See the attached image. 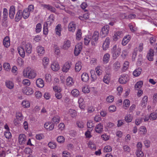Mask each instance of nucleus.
<instances>
[{"instance_id": "nucleus-31", "label": "nucleus", "mask_w": 157, "mask_h": 157, "mask_svg": "<svg viewBox=\"0 0 157 157\" xmlns=\"http://www.w3.org/2000/svg\"><path fill=\"white\" fill-rule=\"evenodd\" d=\"M148 101V97L147 96H144L141 101V105L143 107H145L147 104Z\"/></svg>"}, {"instance_id": "nucleus-19", "label": "nucleus", "mask_w": 157, "mask_h": 157, "mask_svg": "<svg viewBox=\"0 0 157 157\" xmlns=\"http://www.w3.org/2000/svg\"><path fill=\"white\" fill-rule=\"evenodd\" d=\"M82 64L80 61H78L75 65V70L76 72H79L82 69Z\"/></svg>"}, {"instance_id": "nucleus-14", "label": "nucleus", "mask_w": 157, "mask_h": 157, "mask_svg": "<svg viewBox=\"0 0 157 157\" xmlns=\"http://www.w3.org/2000/svg\"><path fill=\"white\" fill-rule=\"evenodd\" d=\"M17 51L20 56L22 58H24L25 56V52L23 46H19L17 48Z\"/></svg>"}, {"instance_id": "nucleus-46", "label": "nucleus", "mask_w": 157, "mask_h": 157, "mask_svg": "<svg viewBox=\"0 0 157 157\" xmlns=\"http://www.w3.org/2000/svg\"><path fill=\"white\" fill-rule=\"evenodd\" d=\"M136 154L137 157H143L144 156V154L141 149H137Z\"/></svg>"}, {"instance_id": "nucleus-61", "label": "nucleus", "mask_w": 157, "mask_h": 157, "mask_svg": "<svg viewBox=\"0 0 157 157\" xmlns=\"http://www.w3.org/2000/svg\"><path fill=\"white\" fill-rule=\"evenodd\" d=\"M22 83L23 85L28 86L30 85L31 82L29 80L25 79L22 81Z\"/></svg>"}, {"instance_id": "nucleus-62", "label": "nucleus", "mask_w": 157, "mask_h": 157, "mask_svg": "<svg viewBox=\"0 0 157 157\" xmlns=\"http://www.w3.org/2000/svg\"><path fill=\"white\" fill-rule=\"evenodd\" d=\"M132 117L130 114H128L125 117V120L127 122H131L132 120Z\"/></svg>"}, {"instance_id": "nucleus-9", "label": "nucleus", "mask_w": 157, "mask_h": 157, "mask_svg": "<svg viewBox=\"0 0 157 157\" xmlns=\"http://www.w3.org/2000/svg\"><path fill=\"white\" fill-rule=\"evenodd\" d=\"M82 48V44L80 43L76 44L74 50V54L75 56H78L80 53Z\"/></svg>"}, {"instance_id": "nucleus-63", "label": "nucleus", "mask_w": 157, "mask_h": 157, "mask_svg": "<svg viewBox=\"0 0 157 157\" xmlns=\"http://www.w3.org/2000/svg\"><path fill=\"white\" fill-rule=\"evenodd\" d=\"M150 118L151 120H155L157 118V114L155 113H152L150 114Z\"/></svg>"}, {"instance_id": "nucleus-57", "label": "nucleus", "mask_w": 157, "mask_h": 157, "mask_svg": "<svg viewBox=\"0 0 157 157\" xmlns=\"http://www.w3.org/2000/svg\"><path fill=\"white\" fill-rule=\"evenodd\" d=\"M16 118L17 119L19 120L20 121H21L23 119V116L20 112H17L16 114Z\"/></svg>"}, {"instance_id": "nucleus-41", "label": "nucleus", "mask_w": 157, "mask_h": 157, "mask_svg": "<svg viewBox=\"0 0 157 157\" xmlns=\"http://www.w3.org/2000/svg\"><path fill=\"white\" fill-rule=\"evenodd\" d=\"M29 15V13L28 11V10L25 9L22 13V17L24 19H27Z\"/></svg>"}, {"instance_id": "nucleus-43", "label": "nucleus", "mask_w": 157, "mask_h": 157, "mask_svg": "<svg viewBox=\"0 0 157 157\" xmlns=\"http://www.w3.org/2000/svg\"><path fill=\"white\" fill-rule=\"evenodd\" d=\"M8 16V10L6 8H4L3 10L2 20H6Z\"/></svg>"}, {"instance_id": "nucleus-32", "label": "nucleus", "mask_w": 157, "mask_h": 157, "mask_svg": "<svg viewBox=\"0 0 157 157\" xmlns=\"http://www.w3.org/2000/svg\"><path fill=\"white\" fill-rule=\"evenodd\" d=\"M91 36L88 35L85 36L84 38V44L86 45H88L89 44L90 41H91Z\"/></svg>"}, {"instance_id": "nucleus-28", "label": "nucleus", "mask_w": 157, "mask_h": 157, "mask_svg": "<svg viewBox=\"0 0 157 157\" xmlns=\"http://www.w3.org/2000/svg\"><path fill=\"white\" fill-rule=\"evenodd\" d=\"M78 102L80 108L81 109L84 110L85 105L83 99L82 98L80 97L79 98Z\"/></svg>"}, {"instance_id": "nucleus-35", "label": "nucleus", "mask_w": 157, "mask_h": 157, "mask_svg": "<svg viewBox=\"0 0 157 157\" xmlns=\"http://www.w3.org/2000/svg\"><path fill=\"white\" fill-rule=\"evenodd\" d=\"M110 57V55L108 53H106L104 54L103 57V61L104 63H107L109 60Z\"/></svg>"}, {"instance_id": "nucleus-13", "label": "nucleus", "mask_w": 157, "mask_h": 157, "mask_svg": "<svg viewBox=\"0 0 157 157\" xmlns=\"http://www.w3.org/2000/svg\"><path fill=\"white\" fill-rule=\"evenodd\" d=\"M54 127V124L51 122H46L44 124V128L48 131L52 130Z\"/></svg>"}, {"instance_id": "nucleus-15", "label": "nucleus", "mask_w": 157, "mask_h": 157, "mask_svg": "<svg viewBox=\"0 0 157 157\" xmlns=\"http://www.w3.org/2000/svg\"><path fill=\"white\" fill-rule=\"evenodd\" d=\"M76 27V24L73 21H71L68 25V30L70 32H74L75 30Z\"/></svg>"}, {"instance_id": "nucleus-7", "label": "nucleus", "mask_w": 157, "mask_h": 157, "mask_svg": "<svg viewBox=\"0 0 157 157\" xmlns=\"http://www.w3.org/2000/svg\"><path fill=\"white\" fill-rule=\"evenodd\" d=\"M22 91L24 94L28 95H31L34 92L32 88L27 87L23 88Z\"/></svg>"}, {"instance_id": "nucleus-25", "label": "nucleus", "mask_w": 157, "mask_h": 157, "mask_svg": "<svg viewBox=\"0 0 157 157\" xmlns=\"http://www.w3.org/2000/svg\"><path fill=\"white\" fill-rule=\"evenodd\" d=\"M3 44L6 48H8L10 46V40L8 36H6L3 39Z\"/></svg>"}, {"instance_id": "nucleus-10", "label": "nucleus", "mask_w": 157, "mask_h": 157, "mask_svg": "<svg viewBox=\"0 0 157 157\" xmlns=\"http://www.w3.org/2000/svg\"><path fill=\"white\" fill-rule=\"evenodd\" d=\"M110 39L109 37H107L104 41L102 45V48L103 50H106L109 48L110 43Z\"/></svg>"}, {"instance_id": "nucleus-39", "label": "nucleus", "mask_w": 157, "mask_h": 157, "mask_svg": "<svg viewBox=\"0 0 157 157\" xmlns=\"http://www.w3.org/2000/svg\"><path fill=\"white\" fill-rule=\"evenodd\" d=\"M6 87L9 89H11L13 88L14 85L13 82L10 81H7L6 82Z\"/></svg>"}, {"instance_id": "nucleus-34", "label": "nucleus", "mask_w": 157, "mask_h": 157, "mask_svg": "<svg viewBox=\"0 0 157 157\" xmlns=\"http://www.w3.org/2000/svg\"><path fill=\"white\" fill-rule=\"evenodd\" d=\"M81 79L83 82H86L88 81L89 79L88 74L86 72L83 73L81 75Z\"/></svg>"}, {"instance_id": "nucleus-51", "label": "nucleus", "mask_w": 157, "mask_h": 157, "mask_svg": "<svg viewBox=\"0 0 157 157\" xmlns=\"http://www.w3.org/2000/svg\"><path fill=\"white\" fill-rule=\"evenodd\" d=\"M90 73L92 81H95L97 78V76L95 74V71L92 70L90 71Z\"/></svg>"}, {"instance_id": "nucleus-18", "label": "nucleus", "mask_w": 157, "mask_h": 157, "mask_svg": "<svg viewBox=\"0 0 157 157\" xmlns=\"http://www.w3.org/2000/svg\"><path fill=\"white\" fill-rule=\"evenodd\" d=\"M103 130V125L101 123L97 124L95 127V131L98 133H101Z\"/></svg>"}, {"instance_id": "nucleus-2", "label": "nucleus", "mask_w": 157, "mask_h": 157, "mask_svg": "<svg viewBox=\"0 0 157 157\" xmlns=\"http://www.w3.org/2000/svg\"><path fill=\"white\" fill-rule=\"evenodd\" d=\"M121 49L119 46L114 45L111 48V51L113 59H116L120 54Z\"/></svg>"}, {"instance_id": "nucleus-45", "label": "nucleus", "mask_w": 157, "mask_h": 157, "mask_svg": "<svg viewBox=\"0 0 157 157\" xmlns=\"http://www.w3.org/2000/svg\"><path fill=\"white\" fill-rule=\"evenodd\" d=\"M121 67V65L120 62L118 61H116L113 64V67L114 69L115 70H118Z\"/></svg>"}, {"instance_id": "nucleus-40", "label": "nucleus", "mask_w": 157, "mask_h": 157, "mask_svg": "<svg viewBox=\"0 0 157 157\" xmlns=\"http://www.w3.org/2000/svg\"><path fill=\"white\" fill-rule=\"evenodd\" d=\"M143 84V82L140 81L136 83L135 85V88L136 90H138L142 87Z\"/></svg>"}, {"instance_id": "nucleus-48", "label": "nucleus", "mask_w": 157, "mask_h": 157, "mask_svg": "<svg viewBox=\"0 0 157 157\" xmlns=\"http://www.w3.org/2000/svg\"><path fill=\"white\" fill-rule=\"evenodd\" d=\"M22 17V13L21 10H19L17 12L16 16L15 19L17 20H20Z\"/></svg>"}, {"instance_id": "nucleus-23", "label": "nucleus", "mask_w": 157, "mask_h": 157, "mask_svg": "<svg viewBox=\"0 0 157 157\" xmlns=\"http://www.w3.org/2000/svg\"><path fill=\"white\" fill-rule=\"evenodd\" d=\"M71 42L70 40H66L63 42V48L64 49H68L71 46Z\"/></svg>"}, {"instance_id": "nucleus-26", "label": "nucleus", "mask_w": 157, "mask_h": 157, "mask_svg": "<svg viewBox=\"0 0 157 157\" xmlns=\"http://www.w3.org/2000/svg\"><path fill=\"white\" fill-rule=\"evenodd\" d=\"M138 131L139 133L140 134L143 135H145L147 132V129L146 127L144 126H141L140 127Z\"/></svg>"}, {"instance_id": "nucleus-55", "label": "nucleus", "mask_w": 157, "mask_h": 157, "mask_svg": "<svg viewBox=\"0 0 157 157\" xmlns=\"http://www.w3.org/2000/svg\"><path fill=\"white\" fill-rule=\"evenodd\" d=\"M112 150V147L108 145L105 146L103 149L104 152H110Z\"/></svg>"}, {"instance_id": "nucleus-49", "label": "nucleus", "mask_w": 157, "mask_h": 157, "mask_svg": "<svg viewBox=\"0 0 157 157\" xmlns=\"http://www.w3.org/2000/svg\"><path fill=\"white\" fill-rule=\"evenodd\" d=\"M110 81V76L109 75H105L103 78V82L107 84H109Z\"/></svg>"}, {"instance_id": "nucleus-5", "label": "nucleus", "mask_w": 157, "mask_h": 157, "mask_svg": "<svg viewBox=\"0 0 157 157\" xmlns=\"http://www.w3.org/2000/svg\"><path fill=\"white\" fill-rule=\"evenodd\" d=\"M109 30V27L108 25L104 26L100 32V35L102 37H105L107 35Z\"/></svg>"}, {"instance_id": "nucleus-21", "label": "nucleus", "mask_w": 157, "mask_h": 157, "mask_svg": "<svg viewBox=\"0 0 157 157\" xmlns=\"http://www.w3.org/2000/svg\"><path fill=\"white\" fill-rule=\"evenodd\" d=\"M66 83L67 86H71L74 84V81L72 77L69 76L66 79Z\"/></svg>"}, {"instance_id": "nucleus-36", "label": "nucleus", "mask_w": 157, "mask_h": 157, "mask_svg": "<svg viewBox=\"0 0 157 157\" xmlns=\"http://www.w3.org/2000/svg\"><path fill=\"white\" fill-rule=\"evenodd\" d=\"M82 33L81 29H77L76 33V39L78 40H80L82 38Z\"/></svg>"}, {"instance_id": "nucleus-6", "label": "nucleus", "mask_w": 157, "mask_h": 157, "mask_svg": "<svg viewBox=\"0 0 157 157\" xmlns=\"http://www.w3.org/2000/svg\"><path fill=\"white\" fill-rule=\"evenodd\" d=\"M72 65V63L70 61L66 62L63 65L62 71L63 72L67 73L69 70Z\"/></svg>"}, {"instance_id": "nucleus-60", "label": "nucleus", "mask_w": 157, "mask_h": 157, "mask_svg": "<svg viewBox=\"0 0 157 157\" xmlns=\"http://www.w3.org/2000/svg\"><path fill=\"white\" fill-rule=\"evenodd\" d=\"M64 137L62 136H58L57 139V141L59 143H63L65 141Z\"/></svg>"}, {"instance_id": "nucleus-1", "label": "nucleus", "mask_w": 157, "mask_h": 157, "mask_svg": "<svg viewBox=\"0 0 157 157\" xmlns=\"http://www.w3.org/2000/svg\"><path fill=\"white\" fill-rule=\"evenodd\" d=\"M22 74L24 77L29 79H33L37 75L36 70L29 67H26L24 70Z\"/></svg>"}, {"instance_id": "nucleus-12", "label": "nucleus", "mask_w": 157, "mask_h": 157, "mask_svg": "<svg viewBox=\"0 0 157 157\" xmlns=\"http://www.w3.org/2000/svg\"><path fill=\"white\" fill-rule=\"evenodd\" d=\"M36 52L39 56H42L45 53V50L43 46L40 45L36 47Z\"/></svg>"}, {"instance_id": "nucleus-54", "label": "nucleus", "mask_w": 157, "mask_h": 157, "mask_svg": "<svg viewBox=\"0 0 157 157\" xmlns=\"http://www.w3.org/2000/svg\"><path fill=\"white\" fill-rule=\"evenodd\" d=\"M48 145L50 148L52 149H54L56 147V143L53 142H49L48 144Z\"/></svg>"}, {"instance_id": "nucleus-24", "label": "nucleus", "mask_w": 157, "mask_h": 157, "mask_svg": "<svg viewBox=\"0 0 157 157\" xmlns=\"http://www.w3.org/2000/svg\"><path fill=\"white\" fill-rule=\"evenodd\" d=\"M154 55V51L153 49H150L147 55V58L149 61H152L153 60V56Z\"/></svg>"}, {"instance_id": "nucleus-44", "label": "nucleus", "mask_w": 157, "mask_h": 157, "mask_svg": "<svg viewBox=\"0 0 157 157\" xmlns=\"http://www.w3.org/2000/svg\"><path fill=\"white\" fill-rule=\"evenodd\" d=\"M142 71V69L141 68H139L136 69L133 72V75L136 76H139L141 74Z\"/></svg>"}, {"instance_id": "nucleus-56", "label": "nucleus", "mask_w": 157, "mask_h": 157, "mask_svg": "<svg viewBox=\"0 0 157 157\" xmlns=\"http://www.w3.org/2000/svg\"><path fill=\"white\" fill-rule=\"evenodd\" d=\"M88 147L91 149L95 150L96 148V147L95 144L92 142L90 141L88 143Z\"/></svg>"}, {"instance_id": "nucleus-38", "label": "nucleus", "mask_w": 157, "mask_h": 157, "mask_svg": "<svg viewBox=\"0 0 157 157\" xmlns=\"http://www.w3.org/2000/svg\"><path fill=\"white\" fill-rule=\"evenodd\" d=\"M42 6L45 8H46L49 10L53 12H55L56 9L55 8L52 7L49 5L44 4Z\"/></svg>"}, {"instance_id": "nucleus-30", "label": "nucleus", "mask_w": 157, "mask_h": 157, "mask_svg": "<svg viewBox=\"0 0 157 157\" xmlns=\"http://www.w3.org/2000/svg\"><path fill=\"white\" fill-rule=\"evenodd\" d=\"M49 63V59L47 57H44L42 59V64L44 68H46Z\"/></svg>"}, {"instance_id": "nucleus-8", "label": "nucleus", "mask_w": 157, "mask_h": 157, "mask_svg": "<svg viewBox=\"0 0 157 157\" xmlns=\"http://www.w3.org/2000/svg\"><path fill=\"white\" fill-rule=\"evenodd\" d=\"M123 36V33L122 31H118L115 32L113 36V39L114 41H117Z\"/></svg>"}, {"instance_id": "nucleus-22", "label": "nucleus", "mask_w": 157, "mask_h": 157, "mask_svg": "<svg viewBox=\"0 0 157 157\" xmlns=\"http://www.w3.org/2000/svg\"><path fill=\"white\" fill-rule=\"evenodd\" d=\"M131 39V36L129 35H126L124 37L122 41V44L125 46L129 42Z\"/></svg>"}, {"instance_id": "nucleus-58", "label": "nucleus", "mask_w": 157, "mask_h": 157, "mask_svg": "<svg viewBox=\"0 0 157 157\" xmlns=\"http://www.w3.org/2000/svg\"><path fill=\"white\" fill-rule=\"evenodd\" d=\"M46 81L47 82H50L52 80L51 76L50 74L47 73L45 75Z\"/></svg>"}, {"instance_id": "nucleus-53", "label": "nucleus", "mask_w": 157, "mask_h": 157, "mask_svg": "<svg viewBox=\"0 0 157 157\" xmlns=\"http://www.w3.org/2000/svg\"><path fill=\"white\" fill-rule=\"evenodd\" d=\"M128 26L132 32H135L137 30V29L135 27V25L133 23H130L128 25Z\"/></svg>"}, {"instance_id": "nucleus-4", "label": "nucleus", "mask_w": 157, "mask_h": 157, "mask_svg": "<svg viewBox=\"0 0 157 157\" xmlns=\"http://www.w3.org/2000/svg\"><path fill=\"white\" fill-rule=\"evenodd\" d=\"M99 33L97 31H95L91 39V44L93 46H95L97 43L99 38Z\"/></svg>"}, {"instance_id": "nucleus-52", "label": "nucleus", "mask_w": 157, "mask_h": 157, "mask_svg": "<svg viewBox=\"0 0 157 157\" xmlns=\"http://www.w3.org/2000/svg\"><path fill=\"white\" fill-rule=\"evenodd\" d=\"M60 121V117L58 115H56L52 119V121L53 122L55 123H58Z\"/></svg>"}, {"instance_id": "nucleus-3", "label": "nucleus", "mask_w": 157, "mask_h": 157, "mask_svg": "<svg viewBox=\"0 0 157 157\" xmlns=\"http://www.w3.org/2000/svg\"><path fill=\"white\" fill-rule=\"evenodd\" d=\"M26 55L29 56L31 54L33 51V47L32 44L29 43L25 42L22 44Z\"/></svg>"}, {"instance_id": "nucleus-47", "label": "nucleus", "mask_w": 157, "mask_h": 157, "mask_svg": "<svg viewBox=\"0 0 157 157\" xmlns=\"http://www.w3.org/2000/svg\"><path fill=\"white\" fill-rule=\"evenodd\" d=\"M68 113L72 117H75L77 115V113L75 110L70 109L68 110Z\"/></svg>"}, {"instance_id": "nucleus-20", "label": "nucleus", "mask_w": 157, "mask_h": 157, "mask_svg": "<svg viewBox=\"0 0 157 157\" xmlns=\"http://www.w3.org/2000/svg\"><path fill=\"white\" fill-rule=\"evenodd\" d=\"M62 29L61 25L58 24L56 26L55 29V33L56 35L59 36H61V31Z\"/></svg>"}, {"instance_id": "nucleus-42", "label": "nucleus", "mask_w": 157, "mask_h": 157, "mask_svg": "<svg viewBox=\"0 0 157 157\" xmlns=\"http://www.w3.org/2000/svg\"><path fill=\"white\" fill-rule=\"evenodd\" d=\"M71 94L75 97H78L80 94L79 91L77 89H74L71 92Z\"/></svg>"}, {"instance_id": "nucleus-11", "label": "nucleus", "mask_w": 157, "mask_h": 157, "mask_svg": "<svg viewBox=\"0 0 157 157\" xmlns=\"http://www.w3.org/2000/svg\"><path fill=\"white\" fill-rule=\"evenodd\" d=\"M128 80V77L127 75H123L119 78V82L121 84H124L126 83Z\"/></svg>"}, {"instance_id": "nucleus-27", "label": "nucleus", "mask_w": 157, "mask_h": 157, "mask_svg": "<svg viewBox=\"0 0 157 157\" xmlns=\"http://www.w3.org/2000/svg\"><path fill=\"white\" fill-rule=\"evenodd\" d=\"M36 83L37 86L42 88L44 86V81L41 78L37 79L36 81Z\"/></svg>"}, {"instance_id": "nucleus-59", "label": "nucleus", "mask_w": 157, "mask_h": 157, "mask_svg": "<svg viewBox=\"0 0 157 157\" xmlns=\"http://www.w3.org/2000/svg\"><path fill=\"white\" fill-rule=\"evenodd\" d=\"M4 135L7 139H9L12 137V135L10 131H5L4 132Z\"/></svg>"}, {"instance_id": "nucleus-33", "label": "nucleus", "mask_w": 157, "mask_h": 157, "mask_svg": "<svg viewBox=\"0 0 157 157\" xmlns=\"http://www.w3.org/2000/svg\"><path fill=\"white\" fill-rule=\"evenodd\" d=\"M130 105V101L128 99L124 100L123 104V107L125 109H127L129 107Z\"/></svg>"}, {"instance_id": "nucleus-50", "label": "nucleus", "mask_w": 157, "mask_h": 157, "mask_svg": "<svg viewBox=\"0 0 157 157\" xmlns=\"http://www.w3.org/2000/svg\"><path fill=\"white\" fill-rule=\"evenodd\" d=\"M3 67L5 70L7 71H10L11 69L10 64L7 63H4Z\"/></svg>"}, {"instance_id": "nucleus-17", "label": "nucleus", "mask_w": 157, "mask_h": 157, "mask_svg": "<svg viewBox=\"0 0 157 157\" xmlns=\"http://www.w3.org/2000/svg\"><path fill=\"white\" fill-rule=\"evenodd\" d=\"M51 68L52 70L54 71H58L60 68L59 64L56 61H54L52 63L51 65Z\"/></svg>"}, {"instance_id": "nucleus-37", "label": "nucleus", "mask_w": 157, "mask_h": 157, "mask_svg": "<svg viewBox=\"0 0 157 157\" xmlns=\"http://www.w3.org/2000/svg\"><path fill=\"white\" fill-rule=\"evenodd\" d=\"M49 21H48L44 23L43 27V33L45 35H47L48 33V25Z\"/></svg>"}, {"instance_id": "nucleus-16", "label": "nucleus", "mask_w": 157, "mask_h": 157, "mask_svg": "<svg viewBox=\"0 0 157 157\" xmlns=\"http://www.w3.org/2000/svg\"><path fill=\"white\" fill-rule=\"evenodd\" d=\"M26 141V136L24 134H20L18 137L19 143L20 144H25Z\"/></svg>"}, {"instance_id": "nucleus-29", "label": "nucleus", "mask_w": 157, "mask_h": 157, "mask_svg": "<svg viewBox=\"0 0 157 157\" xmlns=\"http://www.w3.org/2000/svg\"><path fill=\"white\" fill-rule=\"evenodd\" d=\"M21 105L24 108H27L30 107V104L28 100H24L22 102Z\"/></svg>"}, {"instance_id": "nucleus-64", "label": "nucleus", "mask_w": 157, "mask_h": 157, "mask_svg": "<svg viewBox=\"0 0 157 157\" xmlns=\"http://www.w3.org/2000/svg\"><path fill=\"white\" fill-rule=\"evenodd\" d=\"M41 25L40 23H38L36 26V31L37 33H40L41 30Z\"/></svg>"}]
</instances>
